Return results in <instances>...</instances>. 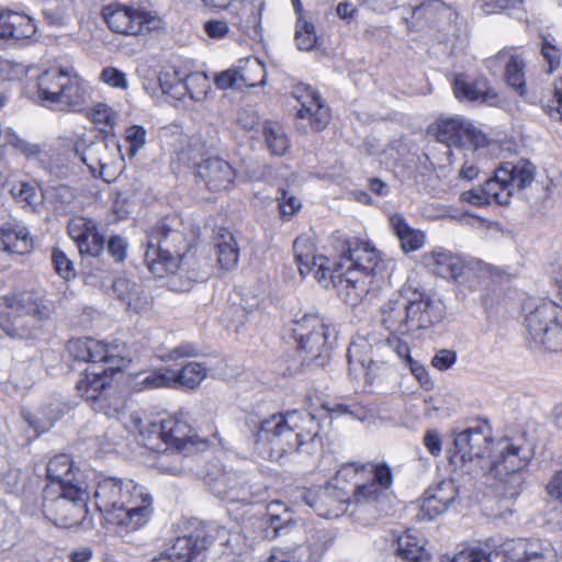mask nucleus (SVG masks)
Masks as SVG:
<instances>
[{
  "label": "nucleus",
  "mask_w": 562,
  "mask_h": 562,
  "mask_svg": "<svg viewBox=\"0 0 562 562\" xmlns=\"http://www.w3.org/2000/svg\"><path fill=\"white\" fill-rule=\"evenodd\" d=\"M293 252L303 278L313 274L323 286L333 284L347 304L357 305L369 292L372 274L358 273L352 269L340 272L344 263L333 262L325 256H316L307 238L297 237L293 243Z\"/></svg>",
  "instance_id": "obj_1"
},
{
  "label": "nucleus",
  "mask_w": 562,
  "mask_h": 562,
  "mask_svg": "<svg viewBox=\"0 0 562 562\" xmlns=\"http://www.w3.org/2000/svg\"><path fill=\"white\" fill-rule=\"evenodd\" d=\"M255 437L260 453L273 454L299 450L303 445L314 441L319 432V423L306 411H291L286 414H273L257 425Z\"/></svg>",
  "instance_id": "obj_2"
},
{
  "label": "nucleus",
  "mask_w": 562,
  "mask_h": 562,
  "mask_svg": "<svg viewBox=\"0 0 562 562\" xmlns=\"http://www.w3.org/2000/svg\"><path fill=\"white\" fill-rule=\"evenodd\" d=\"M124 427L132 434H138L142 443L151 450H158L160 443H165L182 454H189L207 445L191 426L189 414L182 411L160 422L150 420L143 412H132Z\"/></svg>",
  "instance_id": "obj_3"
},
{
  "label": "nucleus",
  "mask_w": 562,
  "mask_h": 562,
  "mask_svg": "<svg viewBox=\"0 0 562 562\" xmlns=\"http://www.w3.org/2000/svg\"><path fill=\"white\" fill-rule=\"evenodd\" d=\"M244 528L255 538L280 540L274 558L280 562H301L302 527L293 514L280 502L270 503L266 513L254 514L247 518Z\"/></svg>",
  "instance_id": "obj_4"
},
{
  "label": "nucleus",
  "mask_w": 562,
  "mask_h": 562,
  "mask_svg": "<svg viewBox=\"0 0 562 562\" xmlns=\"http://www.w3.org/2000/svg\"><path fill=\"white\" fill-rule=\"evenodd\" d=\"M450 562H557V552L540 540L488 539L480 550H463Z\"/></svg>",
  "instance_id": "obj_5"
},
{
  "label": "nucleus",
  "mask_w": 562,
  "mask_h": 562,
  "mask_svg": "<svg viewBox=\"0 0 562 562\" xmlns=\"http://www.w3.org/2000/svg\"><path fill=\"white\" fill-rule=\"evenodd\" d=\"M180 226L177 217L167 216L147 235L145 262L157 278H165L166 271L176 267V259L181 257V250L187 248V238Z\"/></svg>",
  "instance_id": "obj_6"
},
{
  "label": "nucleus",
  "mask_w": 562,
  "mask_h": 562,
  "mask_svg": "<svg viewBox=\"0 0 562 562\" xmlns=\"http://www.w3.org/2000/svg\"><path fill=\"white\" fill-rule=\"evenodd\" d=\"M42 512L47 520L61 528L79 526L88 515L89 486H68L56 490L46 485L42 496Z\"/></svg>",
  "instance_id": "obj_7"
},
{
  "label": "nucleus",
  "mask_w": 562,
  "mask_h": 562,
  "mask_svg": "<svg viewBox=\"0 0 562 562\" xmlns=\"http://www.w3.org/2000/svg\"><path fill=\"white\" fill-rule=\"evenodd\" d=\"M292 324V336L303 363L324 367L330 358V331L325 318L317 313H305Z\"/></svg>",
  "instance_id": "obj_8"
},
{
  "label": "nucleus",
  "mask_w": 562,
  "mask_h": 562,
  "mask_svg": "<svg viewBox=\"0 0 562 562\" xmlns=\"http://www.w3.org/2000/svg\"><path fill=\"white\" fill-rule=\"evenodd\" d=\"M499 456L488 461L490 474L504 484V496L515 498L522 485L521 471L530 463L533 453L530 445L524 440L518 442L504 441L498 450Z\"/></svg>",
  "instance_id": "obj_9"
},
{
  "label": "nucleus",
  "mask_w": 562,
  "mask_h": 562,
  "mask_svg": "<svg viewBox=\"0 0 562 562\" xmlns=\"http://www.w3.org/2000/svg\"><path fill=\"white\" fill-rule=\"evenodd\" d=\"M529 341L540 351H562V307L551 301L543 302L525 319Z\"/></svg>",
  "instance_id": "obj_10"
},
{
  "label": "nucleus",
  "mask_w": 562,
  "mask_h": 562,
  "mask_svg": "<svg viewBox=\"0 0 562 562\" xmlns=\"http://www.w3.org/2000/svg\"><path fill=\"white\" fill-rule=\"evenodd\" d=\"M8 315L13 316L14 321L10 324H2L4 333L12 338H24L29 336V330L24 329L27 325L26 318H31L33 326L50 318L55 311V304L52 300L33 293H20L4 299Z\"/></svg>",
  "instance_id": "obj_11"
},
{
  "label": "nucleus",
  "mask_w": 562,
  "mask_h": 562,
  "mask_svg": "<svg viewBox=\"0 0 562 562\" xmlns=\"http://www.w3.org/2000/svg\"><path fill=\"white\" fill-rule=\"evenodd\" d=\"M101 16L117 34L139 36L162 29V20L142 9L112 2L102 8Z\"/></svg>",
  "instance_id": "obj_12"
},
{
  "label": "nucleus",
  "mask_w": 562,
  "mask_h": 562,
  "mask_svg": "<svg viewBox=\"0 0 562 562\" xmlns=\"http://www.w3.org/2000/svg\"><path fill=\"white\" fill-rule=\"evenodd\" d=\"M490 445L491 439L485 427L468 428L456 436L453 449L450 450V462L465 473L475 472L476 468L485 471L488 464L485 454Z\"/></svg>",
  "instance_id": "obj_13"
},
{
  "label": "nucleus",
  "mask_w": 562,
  "mask_h": 562,
  "mask_svg": "<svg viewBox=\"0 0 562 562\" xmlns=\"http://www.w3.org/2000/svg\"><path fill=\"white\" fill-rule=\"evenodd\" d=\"M435 136L438 142L447 147V155H453L451 148L454 147L459 151L464 149L471 156L475 150L486 145V137L470 123L459 117L440 119L436 123Z\"/></svg>",
  "instance_id": "obj_14"
},
{
  "label": "nucleus",
  "mask_w": 562,
  "mask_h": 562,
  "mask_svg": "<svg viewBox=\"0 0 562 562\" xmlns=\"http://www.w3.org/2000/svg\"><path fill=\"white\" fill-rule=\"evenodd\" d=\"M81 160L93 176L110 182L123 161V156L115 139L97 137L83 149Z\"/></svg>",
  "instance_id": "obj_15"
},
{
  "label": "nucleus",
  "mask_w": 562,
  "mask_h": 562,
  "mask_svg": "<svg viewBox=\"0 0 562 562\" xmlns=\"http://www.w3.org/2000/svg\"><path fill=\"white\" fill-rule=\"evenodd\" d=\"M151 496L133 481L125 483V496L115 525L125 531H135L145 526L153 513Z\"/></svg>",
  "instance_id": "obj_16"
},
{
  "label": "nucleus",
  "mask_w": 562,
  "mask_h": 562,
  "mask_svg": "<svg viewBox=\"0 0 562 562\" xmlns=\"http://www.w3.org/2000/svg\"><path fill=\"white\" fill-rule=\"evenodd\" d=\"M214 471L206 473L205 480L211 492L220 499L228 503H251L254 496L261 493L265 487H248L244 475L235 471H226L214 467Z\"/></svg>",
  "instance_id": "obj_17"
},
{
  "label": "nucleus",
  "mask_w": 562,
  "mask_h": 562,
  "mask_svg": "<svg viewBox=\"0 0 562 562\" xmlns=\"http://www.w3.org/2000/svg\"><path fill=\"white\" fill-rule=\"evenodd\" d=\"M390 356V342L381 338L378 334L368 336H356L347 351L349 370L352 371L355 363L360 364L364 374H369L372 367L385 363Z\"/></svg>",
  "instance_id": "obj_18"
},
{
  "label": "nucleus",
  "mask_w": 562,
  "mask_h": 562,
  "mask_svg": "<svg viewBox=\"0 0 562 562\" xmlns=\"http://www.w3.org/2000/svg\"><path fill=\"white\" fill-rule=\"evenodd\" d=\"M334 247L340 259L349 263L347 269L358 273L372 274L381 260L380 252L373 245L357 237L342 239L335 236Z\"/></svg>",
  "instance_id": "obj_19"
},
{
  "label": "nucleus",
  "mask_w": 562,
  "mask_h": 562,
  "mask_svg": "<svg viewBox=\"0 0 562 562\" xmlns=\"http://www.w3.org/2000/svg\"><path fill=\"white\" fill-rule=\"evenodd\" d=\"M206 267L205 258L201 260L196 250L187 249L180 258L176 259V267L166 271L167 284L172 291H189L194 282L207 278Z\"/></svg>",
  "instance_id": "obj_20"
},
{
  "label": "nucleus",
  "mask_w": 562,
  "mask_h": 562,
  "mask_svg": "<svg viewBox=\"0 0 562 562\" xmlns=\"http://www.w3.org/2000/svg\"><path fill=\"white\" fill-rule=\"evenodd\" d=\"M67 233L76 244L81 257L98 258L103 252L105 239L93 218L82 215L70 217Z\"/></svg>",
  "instance_id": "obj_21"
},
{
  "label": "nucleus",
  "mask_w": 562,
  "mask_h": 562,
  "mask_svg": "<svg viewBox=\"0 0 562 562\" xmlns=\"http://www.w3.org/2000/svg\"><path fill=\"white\" fill-rule=\"evenodd\" d=\"M159 86L165 94L181 99L189 94L192 100L200 101L209 87L207 77L203 74H190L183 76L179 70L171 69L161 72Z\"/></svg>",
  "instance_id": "obj_22"
},
{
  "label": "nucleus",
  "mask_w": 562,
  "mask_h": 562,
  "mask_svg": "<svg viewBox=\"0 0 562 562\" xmlns=\"http://www.w3.org/2000/svg\"><path fill=\"white\" fill-rule=\"evenodd\" d=\"M415 297L407 300L411 331L425 329L442 321L446 312L445 304L427 293H414Z\"/></svg>",
  "instance_id": "obj_23"
},
{
  "label": "nucleus",
  "mask_w": 562,
  "mask_h": 562,
  "mask_svg": "<svg viewBox=\"0 0 562 562\" xmlns=\"http://www.w3.org/2000/svg\"><path fill=\"white\" fill-rule=\"evenodd\" d=\"M199 533V541L203 544L201 549L200 562H203L205 551L209 547L217 544L223 553L240 554L243 551V540L238 532H231L227 528L215 524L202 525L194 529L189 537H195Z\"/></svg>",
  "instance_id": "obj_24"
},
{
  "label": "nucleus",
  "mask_w": 562,
  "mask_h": 562,
  "mask_svg": "<svg viewBox=\"0 0 562 562\" xmlns=\"http://www.w3.org/2000/svg\"><path fill=\"white\" fill-rule=\"evenodd\" d=\"M124 496L125 483L122 480L105 477L97 484L94 491L95 506L109 524L115 525Z\"/></svg>",
  "instance_id": "obj_25"
},
{
  "label": "nucleus",
  "mask_w": 562,
  "mask_h": 562,
  "mask_svg": "<svg viewBox=\"0 0 562 562\" xmlns=\"http://www.w3.org/2000/svg\"><path fill=\"white\" fill-rule=\"evenodd\" d=\"M458 494V486L452 479H446L436 486L427 488L418 516L422 519H435L454 502Z\"/></svg>",
  "instance_id": "obj_26"
},
{
  "label": "nucleus",
  "mask_w": 562,
  "mask_h": 562,
  "mask_svg": "<svg viewBox=\"0 0 562 562\" xmlns=\"http://www.w3.org/2000/svg\"><path fill=\"white\" fill-rule=\"evenodd\" d=\"M47 479L46 485H54L56 490H61L68 486H87V482L79 468L69 454L60 453L53 457L47 463Z\"/></svg>",
  "instance_id": "obj_27"
},
{
  "label": "nucleus",
  "mask_w": 562,
  "mask_h": 562,
  "mask_svg": "<svg viewBox=\"0 0 562 562\" xmlns=\"http://www.w3.org/2000/svg\"><path fill=\"white\" fill-rule=\"evenodd\" d=\"M196 175L211 191L228 189L236 176L234 168L220 157H211L199 164Z\"/></svg>",
  "instance_id": "obj_28"
},
{
  "label": "nucleus",
  "mask_w": 562,
  "mask_h": 562,
  "mask_svg": "<svg viewBox=\"0 0 562 562\" xmlns=\"http://www.w3.org/2000/svg\"><path fill=\"white\" fill-rule=\"evenodd\" d=\"M291 2L296 15L294 32L295 44L300 50L310 52L316 47L319 37L312 12L304 9L308 0H294Z\"/></svg>",
  "instance_id": "obj_29"
},
{
  "label": "nucleus",
  "mask_w": 562,
  "mask_h": 562,
  "mask_svg": "<svg viewBox=\"0 0 562 562\" xmlns=\"http://www.w3.org/2000/svg\"><path fill=\"white\" fill-rule=\"evenodd\" d=\"M69 71L52 68L38 76L37 98L43 106L57 109Z\"/></svg>",
  "instance_id": "obj_30"
},
{
  "label": "nucleus",
  "mask_w": 562,
  "mask_h": 562,
  "mask_svg": "<svg viewBox=\"0 0 562 562\" xmlns=\"http://www.w3.org/2000/svg\"><path fill=\"white\" fill-rule=\"evenodd\" d=\"M35 33L36 25L31 16L0 9V40L19 42L31 38Z\"/></svg>",
  "instance_id": "obj_31"
},
{
  "label": "nucleus",
  "mask_w": 562,
  "mask_h": 562,
  "mask_svg": "<svg viewBox=\"0 0 562 562\" xmlns=\"http://www.w3.org/2000/svg\"><path fill=\"white\" fill-rule=\"evenodd\" d=\"M109 370L113 371L114 366H110L108 368L100 367L99 369L90 367L85 370L78 380L76 385L77 392L89 403V405L104 391H109V387L112 386L111 375L108 374Z\"/></svg>",
  "instance_id": "obj_32"
},
{
  "label": "nucleus",
  "mask_w": 562,
  "mask_h": 562,
  "mask_svg": "<svg viewBox=\"0 0 562 562\" xmlns=\"http://www.w3.org/2000/svg\"><path fill=\"white\" fill-rule=\"evenodd\" d=\"M29 228L19 222H7L0 227V249L10 255H24L32 250Z\"/></svg>",
  "instance_id": "obj_33"
},
{
  "label": "nucleus",
  "mask_w": 562,
  "mask_h": 562,
  "mask_svg": "<svg viewBox=\"0 0 562 562\" xmlns=\"http://www.w3.org/2000/svg\"><path fill=\"white\" fill-rule=\"evenodd\" d=\"M380 323L390 334L406 335L411 333L407 302L390 299L380 308Z\"/></svg>",
  "instance_id": "obj_34"
},
{
  "label": "nucleus",
  "mask_w": 562,
  "mask_h": 562,
  "mask_svg": "<svg viewBox=\"0 0 562 562\" xmlns=\"http://www.w3.org/2000/svg\"><path fill=\"white\" fill-rule=\"evenodd\" d=\"M424 261L435 274L443 279H458L464 269L461 259L443 248L425 254Z\"/></svg>",
  "instance_id": "obj_35"
},
{
  "label": "nucleus",
  "mask_w": 562,
  "mask_h": 562,
  "mask_svg": "<svg viewBox=\"0 0 562 562\" xmlns=\"http://www.w3.org/2000/svg\"><path fill=\"white\" fill-rule=\"evenodd\" d=\"M71 357L85 362H114L106 345L92 338H77L68 342Z\"/></svg>",
  "instance_id": "obj_36"
},
{
  "label": "nucleus",
  "mask_w": 562,
  "mask_h": 562,
  "mask_svg": "<svg viewBox=\"0 0 562 562\" xmlns=\"http://www.w3.org/2000/svg\"><path fill=\"white\" fill-rule=\"evenodd\" d=\"M199 537V533L195 537H178L165 553L150 562H200L203 544L196 543Z\"/></svg>",
  "instance_id": "obj_37"
},
{
  "label": "nucleus",
  "mask_w": 562,
  "mask_h": 562,
  "mask_svg": "<svg viewBox=\"0 0 562 562\" xmlns=\"http://www.w3.org/2000/svg\"><path fill=\"white\" fill-rule=\"evenodd\" d=\"M305 95H297L302 104L297 116L300 119L310 117L313 128L317 132L323 131L329 123V109L322 102L321 97L312 88H305Z\"/></svg>",
  "instance_id": "obj_38"
},
{
  "label": "nucleus",
  "mask_w": 562,
  "mask_h": 562,
  "mask_svg": "<svg viewBox=\"0 0 562 562\" xmlns=\"http://www.w3.org/2000/svg\"><path fill=\"white\" fill-rule=\"evenodd\" d=\"M89 90L82 78L69 71L56 110L80 111L90 98Z\"/></svg>",
  "instance_id": "obj_39"
},
{
  "label": "nucleus",
  "mask_w": 562,
  "mask_h": 562,
  "mask_svg": "<svg viewBox=\"0 0 562 562\" xmlns=\"http://www.w3.org/2000/svg\"><path fill=\"white\" fill-rule=\"evenodd\" d=\"M90 407L94 413L102 414L109 419L122 420L123 424L128 419V416L125 417L126 400L115 385L92 401Z\"/></svg>",
  "instance_id": "obj_40"
},
{
  "label": "nucleus",
  "mask_w": 562,
  "mask_h": 562,
  "mask_svg": "<svg viewBox=\"0 0 562 562\" xmlns=\"http://www.w3.org/2000/svg\"><path fill=\"white\" fill-rule=\"evenodd\" d=\"M501 176L507 180V186L514 193L515 190H524L533 182L536 167L527 159L507 161L501 166Z\"/></svg>",
  "instance_id": "obj_41"
},
{
  "label": "nucleus",
  "mask_w": 562,
  "mask_h": 562,
  "mask_svg": "<svg viewBox=\"0 0 562 562\" xmlns=\"http://www.w3.org/2000/svg\"><path fill=\"white\" fill-rule=\"evenodd\" d=\"M112 289L116 299L124 304L128 311L138 313L148 305L144 288L130 279H116L113 282Z\"/></svg>",
  "instance_id": "obj_42"
},
{
  "label": "nucleus",
  "mask_w": 562,
  "mask_h": 562,
  "mask_svg": "<svg viewBox=\"0 0 562 562\" xmlns=\"http://www.w3.org/2000/svg\"><path fill=\"white\" fill-rule=\"evenodd\" d=\"M499 60H505V79L520 97L526 93L525 59L521 54L513 50H502L497 54Z\"/></svg>",
  "instance_id": "obj_43"
},
{
  "label": "nucleus",
  "mask_w": 562,
  "mask_h": 562,
  "mask_svg": "<svg viewBox=\"0 0 562 562\" xmlns=\"http://www.w3.org/2000/svg\"><path fill=\"white\" fill-rule=\"evenodd\" d=\"M390 224L405 254L416 251L424 246L425 234L409 226L403 215L398 213L391 215Z\"/></svg>",
  "instance_id": "obj_44"
},
{
  "label": "nucleus",
  "mask_w": 562,
  "mask_h": 562,
  "mask_svg": "<svg viewBox=\"0 0 562 562\" xmlns=\"http://www.w3.org/2000/svg\"><path fill=\"white\" fill-rule=\"evenodd\" d=\"M217 261L223 269L236 267L239 258V247L235 236L226 228L218 229L214 238Z\"/></svg>",
  "instance_id": "obj_45"
},
{
  "label": "nucleus",
  "mask_w": 562,
  "mask_h": 562,
  "mask_svg": "<svg viewBox=\"0 0 562 562\" xmlns=\"http://www.w3.org/2000/svg\"><path fill=\"white\" fill-rule=\"evenodd\" d=\"M348 502V495L342 490L335 486H326L321 491L317 501V513L319 516L331 518L338 517L345 512V504Z\"/></svg>",
  "instance_id": "obj_46"
},
{
  "label": "nucleus",
  "mask_w": 562,
  "mask_h": 562,
  "mask_svg": "<svg viewBox=\"0 0 562 562\" xmlns=\"http://www.w3.org/2000/svg\"><path fill=\"white\" fill-rule=\"evenodd\" d=\"M453 92L459 100L467 101H486L490 95L487 82L485 80H469L463 74L454 77Z\"/></svg>",
  "instance_id": "obj_47"
},
{
  "label": "nucleus",
  "mask_w": 562,
  "mask_h": 562,
  "mask_svg": "<svg viewBox=\"0 0 562 562\" xmlns=\"http://www.w3.org/2000/svg\"><path fill=\"white\" fill-rule=\"evenodd\" d=\"M263 7L262 0L257 5L245 7L238 19V27L251 40H260L262 36L261 12Z\"/></svg>",
  "instance_id": "obj_48"
},
{
  "label": "nucleus",
  "mask_w": 562,
  "mask_h": 562,
  "mask_svg": "<svg viewBox=\"0 0 562 562\" xmlns=\"http://www.w3.org/2000/svg\"><path fill=\"white\" fill-rule=\"evenodd\" d=\"M396 553L407 562H422L428 557L423 539L409 532L398 537Z\"/></svg>",
  "instance_id": "obj_49"
},
{
  "label": "nucleus",
  "mask_w": 562,
  "mask_h": 562,
  "mask_svg": "<svg viewBox=\"0 0 562 562\" xmlns=\"http://www.w3.org/2000/svg\"><path fill=\"white\" fill-rule=\"evenodd\" d=\"M207 369L199 362H189L178 372H175L172 383H177L187 389H194L205 379Z\"/></svg>",
  "instance_id": "obj_50"
},
{
  "label": "nucleus",
  "mask_w": 562,
  "mask_h": 562,
  "mask_svg": "<svg viewBox=\"0 0 562 562\" xmlns=\"http://www.w3.org/2000/svg\"><path fill=\"white\" fill-rule=\"evenodd\" d=\"M507 180L501 176V167L495 170L494 177L486 180L484 188L491 203L506 205L513 195L507 186Z\"/></svg>",
  "instance_id": "obj_51"
},
{
  "label": "nucleus",
  "mask_w": 562,
  "mask_h": 562,
  "mask_svg": "<svg viewBox=\"0 0 562 562\" xmlns=\"http://www.w3.org/2000/svg\"><path fill=\"white\" fill-rule=\"evenodd\" d=\"M259 301L257 297H251L240 304H232L227 312L231 322L235 324V331L239 333L240 328L246 325L256 314Z\"/></svg>",
  "instance_id": "obj_52"
},
{
  "label": "nucleus",
  "mask_w": 562,
  "mask_h": 562,
  "mask_svg": "<svg viewBox=\"0 0 562 562\" xmlns=\"http://www.w3.org/2000/svg\"><path fill=\"white\" fill-rule=\"evenodd\" d=\"M75 200L76 194L74 189L65 184L53 188L49 195V203L60 215H66L74 211Z\"/></svg>",
  "instance_id": "obj_53"
},
{
  "label": "nucleus",
  "mask_w": 562,
  "mask_h": 562,
  "mask_svg": "<svg viewBox=\"0 0 562 562\" xmlns=\"http://www.w3.org/2000/svg\"><path fill=\"white\" fill-rule=\"evenodd\" d=\"M238 80L240 90L265 85L266 70L263 65L260 64L257 59L247 60L246 66L244 68H239Z\"/></svg>",
  "instance_id": "obj_54"
},
{
  "label": "nucleus",
  "mask_w": 562,
  "mask_h": 562,
  "mask_svg": "<svg viewBox=\"0 0 562 562\" xmlns=\"http://www.w3.org/2000/svg\"><path fill=\"white\" fill-rule=\"evenodd\" d=\"M21 416L29 427L33 429L35 438L48 431L55 423V416L50 409H43L35 413L23 411Z\"/></svg>",
  "instance_id": "obj_55"
},
{
  "label": "nucleus",
  "mask_w": 562,
  "mask_h": 562,
  "mask_svg": "<svg viewBox=\"0 0 562 562\" xmlns=\"http://www.w3.org/2000/svg\"><path fill=\"white\" fill-rule=\"evenodd\" d=\"M263 137L271 154L281 156L289 148V140L280 126L268 122L263 125Z\"/></svg>",
  "instance_id": "obj_56"
},
{
  "label": "nucleus",
  "mask_w": 562,
  "mask_h": 562,
  "mask_svg": "<svg viewBox=\"0 0 562 562\" xmlns=\"http://www.w3.org/2000/svg\"><path fill=\"white\" fill-rule=\"evenodd\" d=\"M451 10L440 0H430L415 7L413 10V16L417 19L425 18L429 21H436L441 18L450 16Z\"/></svg>",
  "instance_id": "obj_57"
},
{
  "label": "nucleus",
  "mask_w": 562,
  "mask_h": 562,
  "mask_svg": "<svg viewBox=\"0 0 562 562\" xmlns=\"http://www.w3.org/2000/svg\"><path fill=\"white\" fill-rule=\"evenodd\" d=\"M278 204L281 217L291 220L302 207L301 200L290 190L279 189Z\"/></svg>",
  "instance_id": "obj_58"
},
{
  "label": "nucleus",
  "mask_w": 562,
  "mask_h": 562,
  "mask_svg": "<svg viewBox=\"0 0 562 562\" xmlns=\"http://www.w3.org/2000/svg\"><path fill=\"white\" fill-rule=\"evenodd\" d=\"M361 469L373 474L372 482L381 490H387L393 483V474L390 467L385 463H367L361 464Z\"/></svg>",
  "instance_id": "obj_59"
},
{
  "label": "nucleus",
  "mask_w": 562,
  "mask_h": 562,
  "mask_svg": "<svg viewBox=\"0 0 562 562\" xmlns=\"http://www.w3.org/2000/svg\"><path fill=\"white\" fill-rule=\"evenodd\" d=\"M90 120L113 130L117 122V113L105 103L95 104L89 112Z\"/></svg>",
  "instance_id": "obj_60"
},
{
  "label": "nucleus",
  "mask_w": 562,
  "mask_h": 562,
  "mask_svg": "<svg viewBox=\"0 0 562 562\" xmlns=\"http://www.w3.org/2000/svg\"><path fill=\"white\" fill-rule=\"evenodd\" d=\"M52 262L56 272L65 280H70L76 277L74 262L67 257L65 251L59 248H54L52 252Z\"/></svg>",
  "instance_id": "obj_61"
},
{
  "label": "nucleus",
  "mask_w": 562,
  "mask_h": 562,
  "mask_svg": "<svg viewBox=\"0 0 562 562\" xmlns=\"http://www.w3.org/2000/svg\"><path fill=\"white\" fill-rule=\"evenodd\" d=\"M11 194L18 203L23 204V206H30L32 211H35L38 195L34 186L21 183L19 187L11 189Z\"/></svg>",
  "instance_id": "obj_62"
},
{
  "label": "nucleus",
  "mask_w": 562,
  "mask_h": 562,
  "mask_svg": "<svg viewBox=\"0 0 562 562\" xmlns=\"http://www.w3.org/2000/svg\"><path fill=\"white\" fill-rule=\"evenodd\" d=\"M29 72V67L22 63L3 59L0 61V76L4 80H21Z\"/></svg>",
  "instance_id": "obj_63"
},
{
  "label": "nucleus",
  "mask_w": 562,
  "mask_h": 562,
  "mask_svg": "<svg viewBox=\"0 0 562 562\" xmlns=\"http://www.w3.org/2000/svg\"><path fill=\"white\" fill-rule=\"evenodd\" d=\"M146 130L140 125H132L125 130V139L130 144L128 155L135 156L146 143Z\"/></svg>",
  "instance_id": "obj_64"
}]
</instances>
